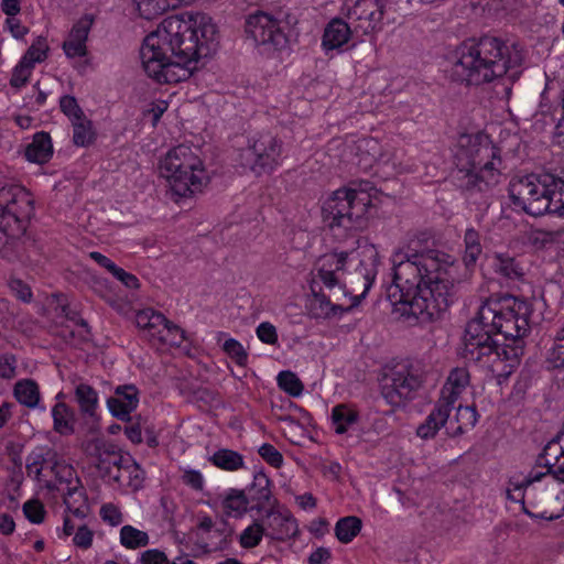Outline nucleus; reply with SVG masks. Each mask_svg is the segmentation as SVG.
<instances>
[{
  "label": "nucleus",
  "instance_id": "nucleus-1",
  "mask_svg": "<svg viewBox=\"0 0 564 564\" xmlns=\"http://www.w3.org/2000/svg\"><path fill=\"white\" fill-rule=\"evenodd\" d=\"M220 39V28L207 12L169 15L144 36L140 47L142 68L158 84L185 83L216 53Z\"/></svg>",
  "mask_w": 564,
  "mask_h": 564
},
{
  "label": "nucleus",
  "instance_id": "nucleus-2",
  "mask_svg": "<svg viewBox=\"0 0 564 564\" xmlns=\"http://www.w3.org/2000/svg\"><path fill=\"white\" fill-rule=\"evenodd\" d=\"M532 313V304L516 296L485 301L465 329L466 358L488 368L499 380L508 378L519 366Z\"/></svg>",
  "mask_w": 564,
  "mask_h": 564
},
{
  "label": "nucleus",
  "instance_id": "nucleus-3",
  "mask_svg": "<svg viewBox=\"0 0 564 564\" xmlns=\"http://www.w3.org/2000/svg\"><path fill=\"white\" fill-rule=\"evenodd\" d=\"M392 262L393 284L389 296L403 314L427 322L447 308L457 276V263L452 256L430 251L406 258L398 251Z\"/></svg>",
  "mask_w": 564,
  "mask_h": 564
},
{
  "label": "nucleus",
  "instance_id": "nucleus-4",
  "mask_svg": "<svg viewBox=\"0 0 564 564\" xmlns=\"http://www.w3.org/2000/svg\"><path fill=\"white\" fill-rule=\"evenodd\" d=\"M523 61L519 46L508 45L494 37L468 40L448 55L457 79L479 85L507 74L514 77Z\"/></svg>",
  "mask_w": 564,
  "mask_h": 564
},
{
  "label": "nucleus",
  "instance_id": "nucleus-5",
  "mask_svg": "<svg viewBox=\"0 0 564 564\" xmlns=\"http://www.w3.org/2000/svg\"><path fill=\"white\" fill-rule=\"evenodd\" d=\"M544 467L533 470L523 480L512 479L507 487L508 500L519 503L529 513L527 503L531 505V496L535 490L545 488L556 490L555 502L558 505L552 511H543L540 518L554 520L564 516V436L546 444L541 457Z\"/></svg>",
  "mask_w": 564,
  "mask_h": 564
},
{
  "label": "nucleus",
  "instance_id": "nucleus-6",
  "mask_svg": "<svg viewBox=\"0 0 564 564\" xmlns=\"http://www.w3.org/2000/svg\"><path fill=\"white\" fill-rule=\"evenodd\" d=\"M383 197L368 183L337 188L321 199L322 218L330 228L362 229Z\"/></svg>",
  "mask_w": 564,
  "mask_h": 564
},
{
  "label": "nucleus",
  "instance_id": "nucleus-7",
  "mask_svg": "<svg viewBox=\"0 0 564 564\" xmlns=\"http://www.w3.org/2000/svg\"><path fill=\"white\" fill-rule=\"evenodd\" d=\"M455 160L468 186L485 189L501 181L499 150L485 133L460 134L456 141Z\"/></svg>",
  "mask_w": 564,
  "mask_h": 564
},
{
  "label": "nucleus",
  "instance_id": "nucleus-8",
  "mask_svg": "<svg viewBox=\"0 0 564 564\" xmlns=\"http://www.w3.org/2000/svg\"><path fill=\"white\" fill-rule=\"evenodd\" d=\"M158 175L176 199L189 198L200 193L210 175L197 150L178 144L167 150L158 161Z\"/></svg>",
  "mask_w": 564,
  "mask_h": 564
},
{
  "label": "nucleus",
  "instance_id": "nucleus-9",
  "mask_svg": "<svg viewBox=\"0 0 564 564\" xmlns=\"http://www.w3.org/2000/svg\"><path fill=\"white\" fill-rule=\"evenodd\" d=\"M296 24L290 12L258 10L246 17L243 33L260 55L273 63H282L291 54V36Z\"/></svg>",
  "mask_w": 564,
  "mask_h": 564
},
{
  "label": "nucleus",
  "instance_id": "nucleus-10",
  "mask_svg": "<svg viewBox=\"0 0 564 564\" xmlns=\"http://www.w3.org/2000/svg\"><path fill=\"white\" fill-rule=\"evenodd\" d=\"M33 213V198L25 188L0 189V254L3 258H11L22 246Z\"/></svg>",
  "mask_w": 564,
  "mask_h": 564
},
{
  "label": "nucleus",
  "instance_id": "nucleus-11",
  "mask_svg": "<svg viewBox=\"0 0 564 564\" xmlns=\"http://www.w3.org/2000/svg\"><path fill=\"white\" fill-rule=\"evenodd\" d=\"M554 178L549 175H525L510 182L509 194L513 204L532 216L546 214Z\"/></svg>",
  "mask_w": 564,
  "mask_h": 564
},
{
  "label": "nucleus",
  "instance_id": "nucleus-12",
  "mask_svg": "<svg viewBox=\"0 0 564 564\" xmlns=\"http://www.w3.org/2000/svg\"><path fill=\"white\" fill-rule=\"evenodd\" d=\"M423 382L424 373L419 366L400 364L384 372V397L390 403L401 405L415 398Z\"/></svg>",
  "mask_w": 564,
  "mask_h": 564
},
{
  "label": "nucleus",
  "instance_id": "nucleus-13",
  "mask_svg": "<svg viewBox=\"0 0 564 564\" xmlns=\"http://www.w3.org/2000/svg\"><path fill=\"white\" fill-rule=\"evenodd\" d=\"M282 163V145L270 134L251 140L240 152V164L256 175L269 173Z\"/></svg>",
  "mask_w": 564,
  "mask_h": 564
},
{
  "label": "nucleus",
  "instance_id": "nucleus-14",
  "mask_svg": "<svg viewBox=\"0 0 564 564\" xmlns=\"http://www.w3.org/2000/svg\"><path fill=\"white\" fill-rule=\"evenodd\" d=\"M348 254L347 265L359 272L362 276V292L360 296H366L370 290L380 263L379 251L377 247L366 238H360L356 242V247L346 251Z\"/></svg>",
  "mask_w": 564,
  "mask_h": 564
},
{
  "label": "nucleus",
  "instance_id": "nucleus-15",
  "mask_svg": "<svg viewBox=\"0 0 564 564\" xmlns=\"http://www.w3.org/2000/svg\"><path fill=\"white\" fill-rule=\"evenodd\" d=\"M348 254L346 251H335L321 257L316 263L315 276L324 284L325 288L333 290L339 288L344 296L350 295L351 291L346 289L344 284V275L348 268Z\"/></svg>",
  "mask_w": 564,
  "mask_h": 564
},
{
  "label": "nucleus",
  "instance_id": "nucleus-16",
  "mask_svg": "<svg viewBox=\"0 0 564 564\" xmlns=\"http://www.w3.org/2000/svg\"><path fill=\"white\" fill-rule=\"evenodd\" d=\"M90 15L82 17L70 29L63 43V51L67 58L79 61V67L89 65L87 40L93 25Z\"/></svg>",
  "mask_w": 564,
  "mask_h": 564
},
{
  "label": "nucleus",
  "instance_id": "nucleus-17",
  "mask_svg": "<svg viewBox=\"0 0 564 564\" xmlns=\"http://www.w3.org/2000/svg\"><path fill=\"white\" fill-rule=\"evenodd\" d=\"M389 0H355L348 7V15L361 22L366 31L381 29Z\"/></svg>",
  "mask_w": 564,
  "mask_h": 564
},
{
  "label": "nucleus",
  "instance_id": "nucleus-18",
  "mask_svg": "<svg viewBox=\"0 0 564 564\" xmlns=\"http://www.w3.org/2000/svg\"><path fill=\"white\" fill-rule=\"evenodd\" d=\"M212 506L229 518L240 519L252 509L249 498L241 489L227 488L218 494Z\"/></svg>",
  "mask_w": 564,
  "mask_h": 564
},
{
  "label": "nucleus",
  "instance_id": "nucleus-19",
  "mask_svg": "<svg viewBox=\"0 0 564 564\" xmlns=\"http://www.w3.org/2000/svg\"><path fill=\"white\" fill-rule=\"evenodd\" d=\"M351 37L352 31L348 23L341 19H333L324 29L321 47L326 55L333 52L340 53Z\"/></svg>",
  "mask_w": 564,
  "mask_h": 564
},
{
  "label": "nucleus",
  "instance_id": "nucleus-20",
  "mask_svg": "<svg viewBox=\"0 0 564 564\" xmlns=\"http://www.w3.org/2000/svg\"><path fill=\"white\" fill-rule=\"evenodd\" d=\"M197 0H130L133 14L147 21L155 20L167 11L191 6Z\"/></svg>",
  "mask_w": 564,
  "mask_h": 564
},
{
  "label": "nucleus",
  "instance_id": "nucleus-21",
  "mask_svg": "<svg viewBox=\"0 0 564 564\" xmlns=\"http://www.w3.org/2000/svg\"><path fill=\"white\" fill-rule=\"evenodd\" d=\"M138 404V390L133 386L117 388L115 394L107 401L109 412L120 420H126L137 409Z\"/></svg>",
  "mask_w": 564,
  "mask_h": 564
},
{
  "label": "nucleus",
  "instance_id": "nucleus-22",
  "mask_svg": "<svg viewBox=\"0 0 564 564\" xmlns=\"http://www.w3.org/2000/svg\"><path fill=\"white\" fill-rule=\"evenodd\" d=\"M470 376L465 368L453 369L442 390V399L447 404L455 403L469 387Z\"/></svg>",
  "mask_w": 564,
  "mask_h": 564
},
{
  "label": "nucleus",
  "instance_id": "nucleus-23",
  "mask_svg": "<svg viewBox=\"0 0 564 564\" xmlns=\"http://www.w3.org/2000/svg\"><path fill=\"white\" fill-rule=\"evenodd\" d=\"M167 319L159 312L152 308L141 310L135 314V324L138 328L155 341L160 334L164 330Z\"/></svg>",
  "mask_w": 564,
  "mask_h": 564
},
{
  "label": "nucleus",
  "instance_id": "nucleus-24",
  "mask_svg": "<svg viewBox=\"0 0 564 564\" xmlns=\"http://www.w3.org/2000/svg\"><path fill=\"white\" fill-rule=\"evenodd\" d=\"M359 417L355 405L340 403L332 409L330 425L336 434H345L358 423Z\"/></svg>",
  "mask_w": 564,
  "mask_h": 564
},
{
  "label": "nucleus",
  "instance_id": "nucleus-25",
  "mask_svg": "<svg viewBox=\"0 0 564 564\" xmlns=\"http://www.w3.org/2000/svg\"><path fill=\"white\" fill-rule=\"evenodd\" d=\"M53 155L51 137L45 132L35 133L32 141L25 148V158L31 163L44 164Z\"/></svg>",
  "mask_w": 564,
  "mask_h": 564
},
{
  "label": "nucleus",
  "instance_id": "nucleus-26",
  "mask_svg": "<svg viewBox=\"0 0 564 564\" xmlns=\"http://www.w3.org/2000/svg\"><path fill=\"white\" fill-rule=\"evenodd\" d=\"M478 420L477 411L474 406L458 405L455 408V414L452 417L448 413L446 429L449 434H460L475 426Z\"/></svg>",
  "mask_w": 564,
  "mask_h": 564
},
{
  "label": "nucleus",
  "instance_id": "nucleus-27",
  "mask_svg": "<svg viewBox=\"0 0 564 564\" xmlns=\"http://www.w3.org/2000/svg\"><path fill=\"white\" fill-rule=\"evenodd\" d=\"M315 301L318 303V312L316 313L318 316L324 318H333V317H341L345 313H348L350 310L359 305L364 296L360 294L348 295L349 304H334L326 296L321 294H315Z\"/></svg>",
  "mask_w": 564,
  "mask_h": 564
},
{
  "label": "nucleus",
  "instance_id": "nucleus-28",
  "mask_svg": "<svg viewBox=\"0 0 564 564\" xmlns=\"http://www.w3.org/2000/svg\"><path fill=\"white\" fill-rule=\"evenodd\" d=\"M51 473L54 475L55 480L53 482L48 480L47 486L59 492H64L67 488L77 486L80 482L74 468L65 462H54L51 466Z\"/></svg>",
  "mask_w": 564,
  "mask_h": 564
},
{
  "label": "nucleus",
  "instance_id": "nucleus-29",
  "mask_svg": "<svg viewBox=\"0 0 564 564\" xmlns=\"http://www.w3.org/2000/svg\"><path fill=\"white\" fill-rule=\"evenodd\" d=\"M362 530V520L356 516L339 518L334 525V534L338 542L348 544L352 542Z\"/></svg>",
  "mask_w": 564,
  "mask_h": 564
},
{
  "label": "nucleus",
  "instance_id": "nucleus-30",
  "mask_svg": "<svg viewBox=\"0 0 564 564\" xmlns=\"http://www.w3.org/2000/svg\"><path fill=\"white\" fill-rule=\"evenodd\" d=\"M62 495L69 512L79 518L87 516L89 506L80 482L77 486L67 488Z\"/></svg>",
  "mask_w": 564,
  "mask_h": 564
},
{
  "label": "nucleus",
  "instance_id": "nucleus-31",
  "mask_svg": "<svg viewBox=\"0 0 564 564\" xmlns=\"http://www.w3.org/2000/svg\"><path fill=\"white\" fill-rule=\"evenodd\" d=\"M447 419L448 409L446 406L437 408L431 412L425 422L417 427V436L424 440L434 437L438 430L446 425Z\"/></svg>",
  "mask_w": 564,
  "mask_h": 564
},
{
  "label": "nucleus",
  "instance_id": "nucleus-32",
  "mask_svg": "<svg viewBox=\"0 0 564 564\" xmlns=\"http://www.w3.org/2000/svg\"><path fill=\"white\" fill-rule=\"evenodd\" d=\"M54 430L62 435H69L74 432V413L63 402H57L52 409Z\"/></svg>",
  "mask_w": 564,
  "mask_h": 564
},
{
  "label": "nucleus",
  "instance_id": "nucleus-33",
  "mask_svg": "<svg viewBox=\"0 0 564 564\" xmlns=\"http://www.w3.org/2000/svg\"><path fill=\"white\" fill-rule=\"evenodd\" d=\"M119 540L124 549L137 550L147 546L150 542V536L148 532L127 524L120 529Z\"/></svg>",
  "mask_w": 564,
  "mask_h": 564
},
{
  "label": "nucleus",
  "instance_id": "nucleus-34",
  "mask_svg": "<svg viewBox=\"0 0 564 564\" xmlns=\"http://www.w3.org/2000/svg\"><path fill=\"white\" fill-rule=\"evenodd\" d=\"M13 393L21 404L29 408H35L40 401L39 387L30 379L18 381L14 386Z\"/></svg>",
  "mask_w": 564,
  "mask_h": 564
},
{
  "label": "nucleus",
  "instance_id": "nucleus-35",
  "mask_svg": "<svg viewBox=\"0 0 564 564\" xmlns=\"http://www.w3.org/2000/svg\"><path fill=\"white\" fill-rule=\"evenodd\" d=\"M357 150L359 153L354 160V164L358 165L360 169L367 170L371 167L377 160L380 147L375 139H364L358 142Z\"/></svg>",
  "mask_w": 564,
  "mask_h": 564
},
{
  "label": "nucleus",
  "instance_id": "nucleus-36",
  "mask_svg": "<svg viewBox=\"0 0 564 564\" xmlns=\"http://www.w3.org/2000/svg\"><path fill=\"white\" fill-rule=\"evenodd\" d=\"M210 460L216 467L227 471L238 470L245 465L242 455L227 448H221L215 452L210 457Z\"/></svg>",
  "mask_w": 564,
  "mask_h": 564
},
{
  "label": "nucleus",
  "instance_id": "nucleus-37",
  "mask_svg": "<svg viewBox=\"0 0 564 564\" xmlns=\"http://www.w3.org/2000/svg\"><path fill=\"white\" fill-rule=\"evenodd\" d=\"M487 260L498 273L507 278H516L522 274V269L511 257L497 253L492 257H488Z\"/></svg>",
  "mask_w": 564,
  "mask_h": 564
},
{
  "label": "nucleus",
  "instance_id": "nucleus-38",
  "mask_svg": "<svg viewBox=\"0 0 564 564\" xmlns=\"http://www.w3.org/2000/svg\"><path fill=\"white\" fill-rule=\"evenodd\" d=\"M48 44L46 39L44 37H37L31 46L28 48V51L24 53V55L20 58L25 64H29V66L33 67L37 63H42L46 59L48 54Z\"/></svg>",
  "mask_w": 564,
  "mask_h": 564
},
{
  "label": "nucleus",
  "instance_id": "nucleus-39",
  "mask_svg": "<svg viewBox=\"0 0 564 564\" xmlns=\"http://www.w3.org/2000/svg\"><path fill=\"white\" fill-rule=\"evenodd\" d=\"M279 388L291 397L297 398L304 391L301 379L292 371H281L276 377Z\"/></svg>",
  "mask_w": 564,
  "mask_h": 564
},
{
  "label": "nucleus",
  "instance_id": "nucleus-40",
  "mask_svg": "<svg viewBox=\"0 0 564 564\" xmlns=\"http://www.w3.org/2000/svg\"><path fill=\"white\" fill-rule=\"evenodd\" d=\"M76 399L83 412L94 415L98 406V395L91 387L79 384L76 388Z\"/></svg>",
  "mask_w": 564,
  "mask_h": 564
},
{
  "label": "nucleus",
  "instance_id": "nucleus-41",
  "mask_svg": "<svg viewBox=\"0 0 564 564\" xmlns=\"http://www.w3.org/2000/svg\"><path fill=\"white\" fill-rule=\"evenodd\" d=\"M74 128V142L77 145L86 147L95 140V131L90 120L86 117L72 123Z\"/></svg>",
  "mask_w": 564,
  "mask_h": 564
},
{
  "label": "nucleus",
  "instance_id": "nucleus-42",
  "mask_svg": "<svg viewBox=\"0 0 564 564\" xmlns=\"http://www.w3.org/2000/svg\"><path fill=\"white\" fill-rule=\"evenodd\" d=\"M481 253V246L479 242L478 232L474 229H468L465 232V253L464 262L467 267L473 265L478 260Z\"/></svg>",
  "mask_w": 564,
  "mask_h": 564
},
{
  "label": "nucleus",
  "instance_id": "nucleus-43",
  "mask_svg": "<svg viewBox=\"0 0 564 564\" xmlns=\"http://www.w3.org/2000/svg\"><path fill=\"white\" fill-rule=\"evenodd\" d=\"M549 203L546 213L564 218V182L554 180Z\"/></svg>",
  "mask_w": 564,
  "mask_h": 564
},
{
  "label": "nucleus",
  "instance_id": "nucleus-44",
  "mask_svg": "<svg viewBox=\"0 0 564 564\" xmlns=\"http://www.w3.org/2000/svg\"><path fill=\"white\" fill-rule=\"evenodd\" d=\"M546 364L553 369H564V333H557L554 345L546 355Z\"/></svg>",
  "mask_w": 564,
  "mask_h": 564
},
{
  "label": "nucleus",
  "instance_id": "nucleus-45",
  "mask_svg": "<svg viewBox=\"0 0 564 564\" xmlns=\"http://www.w3.org/2000/svg\"><path fill=\"white\" fill-rule=\"evenodd\" d=\"M185 339L184 330L167 321L164 330L159 335L155 341L172 347L181 346Z\"/></svg>",
  "mask_w": 564,
  "mask_h": 564
},
{
  "label": "nucleus",
  "instance_id": "nucleus-46",
  "mask_svg": "<svg viewBox=\"0 0 564 564\" xmlns=\"http://www.w3.org/2000/svg\"><path fill=\"white\" fill-rule=\"evenodd\" d=\"M223 350L238 366H246L248 354L241 343L235 338H227L223 343Z\"/></svg>",
  "mask_w": 564,
  "mask_h": 564
},
{
  "label": "nucleus",
  "instance_id": "nucleus-47",
  "mask_svg": "<svg viewBox=\"0 0 564 564\" xmlns=\"http://www.w3.org/2000/svg\"><path fill=\"white\" fill-rule=\"evenodd\" d=\"M263 532L264 530L260 523H251L240 533V545L245 549H251L257 546L262 540Z\"/></svg>",
  "mask_w": 564,
  "mask_h": 564
},
{
  "label": "nucleus",
  "instance_id": "nucleus-48",
  "mask_svg": "<svg viewBox=\"0 0 564 564\" xmlns=\"http://www.w3.org/2000/svg\"><path fill=\"white\" fill-rule=\"evenodd\" d=\"M23 513L31 523L40 524L45 519L46 510L40 500L31 499L23 505Z\"/></svg>",
  "mask_w": 564,
  "mask_h": 564
},
{
  "label": "nucleus",
  "instance_id": "nucleus-49",
  "mask_svg": "<svg viewBox=\"0 0 564 564\" xmlns=\"http://www.w3.org/2000/svg\"><path fill=\"white\" fill-rule=\"evenodd\" d=\"M33 69L34 68L29 66V64L19 61L12 69L10 86L14 89H20L23 87L32 75Z\"/></svg>",
  "mask_w": 564,
  "mask_h": 564
},
{
  "label": "nucleus",
  "instance_id": "nucleus-50",
  "mask_svg": "<svg viewBox=\"0 0 564 564\" xmlns=\"http://www.w3.org/2000/svg\"><path fill=\"white\" fill-rule=\"evenodd\" d=\"M52 462H42L39 456L30 457L26 465L28 475L39 481H44L47 485L45 479L47 469L51 470Z\"/></svg>",
  "mask_w": 564,
  "mask_h": 564
},
{
  "label": "nucleus",
  "instance_id": "nucleus-51",
  "mask_svg": "<svg viewBox=\"0 0 564 564\" xmlns=\"http://www.w3.org/2000/svg\"><path fill=\"white\" fill-rule=\"evenodd\" d=\"M170 102L166 99L152 100L144 110V116L151 119L153 127H156L162 116L167 111Z\"/></svg>",
  "mask_w": 564,
  "mask_h": 564
},
{
  "label": "nucleus",
  "instance_id": "nucleus-52",
  "mask_svg": "<svg viewBox=\"0 0 564 564\" xmlns=\"http://www.w3.org/2000/svg\"><path fill=\"white\" fill-rule=\"evenodd\" d=\"M258 339L267 345H278L279 336L276 327L270 322H261L256 328Z\"/></svg>",
  "mask_w": 564,
  "mask_h": 564
},
{
  "label": "nucleus",
  "instance_id": "nucleus-53",
  "mask_svg": "<svg viewBox=\"0 0 564 564\" xmlns=\"http://www.w3.org/2000/svg\"><path fill=\"white\" fill-rule=\"evenodd\" d=\"M3 30L17 41H23L29 33V28L18 17L6 18Z\"/></svg>",
  "mask_w": 564,
  "mask_h": 564
},
{
  "label": "nucleus",
  "instance_id": "nucleus-54",
  "mask_svg": "<svg viewBox=\"0 0 564 564\" xmlns=\"http://www.w3.org/2000/svg\"><path fill=\"white\" fill-rule=\"evenodd\" d=\"M59 106L64 115L70 120L72 123L85 117L77 104V100L72 96L62 97Z\"/></svg>",
  "mask_w": 564,
  "mask_h": 564
},
{
  "label": "nucleus",
  "instance_id": "nucleus-55",
  "mask_svg": "<svg viewBox=\"0 0 564 564\" xmlns=\"http://www.w3.org/2000/svg\"><path fill=\"white\" fill-rule=\"evenodd\" d=\"M182 481L197 491L203 490L205 486V478L203 474L188 466L182 468Z\"/></svg>",
  "mask_w": 564,
  "mask_h": 564
},
{
  "label": "nucleus",
  "instance_id": "nucleus-56",
  "mask_svg": "<svg viewBox=\"0 0 564 564\" xmlns=\"http://www.w3.org/2000/svg\"><path fill=\"white\" fill-rule=\"evenodd\" d=\"M260 456L271 466L280 467L283 464L282 454L271 444H262L259 447Z\"/></svg>",
  "mask_w": 564,
  "mask_h": 564
},
{
  "label": "nucleus",
  "instance_id": "nucleus-57",
  "mask_svg": "<svg viewBox=\"0 0 564 564\" xmlns=\"http://www.w3.org/2000/svg\"><path fill=\"white\" fill-rule=\"evenodd\" d=\"M94 532L86 525L76 529L73 538V544L80 549H89L93 544Z\"/></svg>",
  "mask_w": 564,
  "mask_h": 564
},
{
  "label": "nucleus",
  "instance_id": "nucleus-58",
  "mask_svg": "<svg viewBox=\"0 0 564 564\" xmlns=\"http://www.w3.org/2000/svg\"><path fill=\"white\" fill-rule=\"evenodd\" d=\"M100 517L105 522L113 527L119 525L123 520L119 508L111 503L101 507Z\"/></svg>",
  "mask_w": 564,
  "mask_h": 564
},
{
  "label": "nucleus",
  "instance_id": "nucleus-59",
  "mask_svg": "<svg viewBox=\"0 0 564 564\" xmlns=\"http://www.w3.org/2000/svg\"><path fill=\"white\" fill-rule=\"evenodd\" d=\"M141 564H170L164 552L151 549L142 552L139 557Z\"/></svg>",
  "mask_w": 564,
  "mask_h": 564
},
{
  "label": "nucleus",
  "instance_id": "nucleus-60",
  "mask_svg": "<svg viewBox=\"0 0 564 564\" xmlns=\"http://www.w3.org/2000/svg\"><path fill=\"white\" fill-rule=\"evenodd\" d=\"M11 292L21 301L29 302L32 297L30 286L19 279H11L9 281Z\"/></svg>",
  "mask_w": 564,
  "mask_h": 564
},
{
  "label": "nucleus",
  "instance_id": "nucleus-61",
  "mask_svg": "<svg viewBox=\"0 0 564 564\" xmlns=\"http://www.w3.org/2000/svg\"><path fill=\"white\" fill-rule=\"evenodd\" d=\"M307 531L314 538L323 539L329 532V522L324 518H315L308 523Z\"/></svg>",
  "mask_w": 564,
  "mask_h": 564
},
{
  "label": "nucleus",
  "instance_id": "nucleus-62",
  "mask_svg": "<svg viewBox=\"0 0 564 564\" xmlns=\"http://www.w3.org/2000/svg\"><path fill=\"white\" fill-rule=\"evenodd\" d=\"M15 376V359L11 356H0V378L11 379Z\"/></svg>",
  "mask_w": 564,
  "mask_h": 564
},
{
  "label": "nucleus",
  "instance_id": "nucleus-63",
  "mask_svg": "<svg viewBox=\"0 0 564 564\" xmlns=\"http://www.w3.org/2000/svg\"><path fill=\"white\" fill-rule=\"evenodd\" d=\"M112 275L129 289H137L139 286L138 279L119 267L115 269Z\"/></svg>",
  "mask_w": 564,
  "mask_h": 564
},
{
  "label": "nucleus",
  "instance_id": "nucleus-64",
  "mask_svg": "<svg viewBox=\"0 0 564 564\" xmlns=\"http://www.w3.org/2000/svg\"><path fill=\"white\" fill-rule=\"evenodd\" d=\"M330 558V550L327 547H317L314 550L310 557V564H325Z\"/></svg>",
  "mask_w": 564,
  "mask_h": 564
}]
</instances>
